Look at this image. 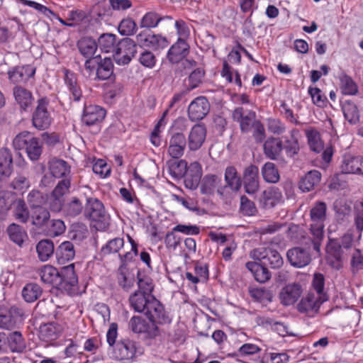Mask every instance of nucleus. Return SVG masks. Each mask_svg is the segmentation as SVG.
I'll return each mask as SVG.
<instances>
[{
  "label": "nucleus",
  "instance_id": "e2e57ef3",
  "mask_svg": "<svg viewBox=\"0 0 363 363\" xmlns=\"http://www.w3.org/2000/svg\"><path fill=\"white\" fill-rule=\"evenodd\" d=\"M240 211L244 216H252L257 213V209L253 201L247 196H242L240 198Z\"/></svg>",
  "mask_w": 363,
  "mask_h": 363
},
{
  "label": "nucleus",
  "instance_id": "49530a36",
  "mask_svg": "<svg viewBox=\"0 0 363 363\" xmlns=\"http://www.w3.org/2000/svg\"><path fill=\"white\" fill-rule=\"evenodd\" d=\"M225 180L228 186L234 191H238L241 187V179L234 167L230 166L226 168Z\"/></svg>",
  "mask_w": 363,
  "mask_h": 363
},
{
  "label": "nucleus",
  "instance_id": "412c9836",
  "mask_svg": "<svg viewBox=\"0 0 363 363\" xmlns=\"http://www.w3.org/2000/svg\"><path fill=\"white\" fill-rule=\"evenodd\" d=\"M301 294L302 289L299 284H288L280 292L281 303L284 306L292 305L297 301Z\"/></svg>",
  "mask_w": 363,
  "mask_h": 363
},
{
  "label": "nucleus",
  "instance_id": "473e14b6",
  "mask_svg": "<svg viewBox=\"0 0 363 363\" xmlns=\"http://www.w3.org/2000/svg\"><path fill=\"white\" fill-rule=\"evenodd\" d=\"M50 218V212L43 206L31 209V223L38 228L44 227L49 221Z\"/></svg>",
  "mask_w": 363,
  "mask_h": 363
},
{
  "label": "nucleus",
  "instance_id": "423d86ee",
  "mask_svg": "<svg viewBox=\"0 0 363 363\" xmlns=\"http://www.w3.org/2000/svg\"><path fill=\"white\" fill-rule=\"evenodd\" d=\"M84 214L92 221L100 223L104 228L108 224V216L104 206L97 199L89 198L86 199Z\"/></svg>",
  "mask_w": 363,
  "mask_h": 363
},
{
  "label": "nucleus",
  "instance_id": "4be33fe9",
  "mask_svg": "<svg viewBox=\"0 0 363 363\" xmlns=\"http://www.w3.org/2000/svg\"><path fill=\"white\" fill-rule=\"evenodd\" d=\"M106 116V111L96 105L86 106L84 109L82 121L87 125L101 121Z\"/></svg>",
  "mask_w": 363,
  "mask_h": 363
},
{
  "label": "nucleus",
  "instance_id": "4c0bfd02",
  "mask_svg": "<svg viewBox=\"0 0 363 363\" xmlns=\"http://www.w3.org/2000/svg\"><path fill=\"white\" fill-rule=\"evenodd\" d=\"M13 95L21 108L26 110L32 104L33 96L30 91L21 86L13 89Z\"/></svg>",
  "mask_w": 363,
  "mask_h": 363
},
{
  "label": "nucleus",
  "instance_id": "f03ea898",
  "mask_svg": "<svg viewBox=\"0 0 363 363\" xmlns=\"http://www.w3.org/2000/svg\"><path fill=\"white\" fill-rule=\"evenodd\" d=\"M327 206L323 201H317L310 211L311 223L310 232L313 235L312 243L313 249L319 252L320 245L324 238L325 220L326 219Z\"/></svg>",
  "mask_w": 363,
  "mask_h": 363
},
{
  "label": "nucleus",
  "instance_id": "052dcab7",
  "mask_svg": "<svg viewBox=\"0 0 363 363\" xmlns=\"http://www.w3.org/2000/svg\"><path fill=\"white\" fill-rule=\"evenodd\" d=\"M308 91L315 105L319 107L326 106L328 102L327 97L319 88L310 86Z\"/></svg>",
  "mask_w": 363,
  "mask_h": 363
},
{
  "label": "nucleus",
  "instance_id": "20e7f679",
  "mask_svg": "<svg viewBox=\"0 0 363 363\" xmlns=\"http://www.w3.org/2000/svg\"><path fill=\"white\" fill-rule=\"evenodd\" d=\"M251 258L258 260L264 266L273 269L279 268L284 261L278 251L269 247H259L250 252Z\"/></svg>",
  "mask_w": 363,
  "mask_h": 363
},
{
  "label": "nucleus",
  "instance_id": "c85d7f7f",
  "mask_svg": "<svg viewBox=\"0 0 363 363\" xmlns=\"http://www.w3.org/2000/svg\"><path fill=\"white\" fill-rule=\"evenodd\" d=\"M221 184V178L215 174H206L201 179L200 189L203 194L211 195L218 190Z\"/></svg>",
  "mask_w": 363,
  "mask_h": 363
},
{
  "label": "nucleus",
  "instance_id": "a878e982",
  "mask_svg": "<svg viewBox=\"0 0 363 363\" xmlns=\"http://www.w3.org/2000/svg\"><path fill=\"white\" fill-rule=\"evenodd\" d=\"M283 150V144L279 138L270 137L264 143V153L270 160H277Z\"/></svg>",
  "mask_w": 363,
  "mask_h": 363
},
{
  "label": "nucleus",
  "instance_id": "bf43d9fd",
  "mask_svg": "<svg viewBox=\"0 0 363 363\" xmlns=\"http://www.w3.org/2000/svg\"><path fill=\"white\" fill-rule=\"evenodd\" d=\"M43 152V145L38 138L31 141L28 150L26 151L28 157L32 161L38 160Z\"/></svg>",
  "mask_w": 363,
  "mask_h": 363
},
{
  "label": "nucleus",
  "instance_id": "39448f33",
  "mask_svg": "<svg viewBox=\"0 0 363 363\" xmlns=\"http://www.w3.org/2000/svg\"><path fill=\"white\" fill-rule=\"evenodd\" d=\"M136 52L135 42L133 39L126 38L117 43L113 57L118 65H125L131 61Z\"/></svg>",
  "mask_w": 363,
  "mask_h": 363
},
{
  "label": "nucleus",
  "instance_id": "a18cd8bd",
  "mask_svg": "<svg viewBox=\"0 0 363 363\" xmlns=\"http://www.w3.org/2000/svg\"><path fill=\"white\" fill-rule=\"evenodd\" d=\"M65 82L74 101H79L82 96V90L77 84L74 73L66 71Z\"/></svg>",
  "mask_w": 363,
  "mask_h": 363
},
{
  "label": "nucleus",
  "instance_id": "13d9d810",
  "mask_svg": "<svg viewBox=\"0 0 363 363\" xmlns=\"http://www.w3.org/2000/svg\"><path fill=\"white\" fill-rule=\"evenodd\" d=\"M27 201L30 209L43 207L47 201V198L39 191H31L28 196Z\"/></svg>",
  "mask_w": 363,
  "mask_h": 363
},
{
  "label": "nucleus",
  "instance_id": "6e6d98bb",
  "mask_svg": "<svg viewBox=\"0 0 363 363\" xmlns=\"http://www.w3.org/2000/svg\"><path fill=\"white\" fill-rule=\"evenodd\" d=\"M83 208L82 202L78 198L73 197L65 204V212L68 216L75 217L82 213Z\"/></svg>",
  "mask_w": 363,
  "mask_h": 363
},
{
  "label": "nucleus",
  "instance_id": "37998d69",
  "mask_svg": "<svg viewBox=\"0 0 363 363\" xmlns=\"http://www.w3.org/2000/svg\"><path fill=\"white\" fill-rule=\"evenodd\" d=\"M35 138L30 132L22 131L13 138V147L16 150H25L26 151Z\"/></svg>",
  "mask_w": 363,
  "mask_h": 363
},
{
  "label": "nucleus",
  "instance_id": "cd10ccee",
  "mask_svg": "<svg viewBox=\"0 0 363 363\" xmlns=\"http://www.w3.org/2000/svg\"><path fill=\"white\" fill-rule=\"evenodd\" d=\"M39 276L41 281L45 284H51L56 287H58L59 284H60L61 279L59 272L51 265H45L40 269Z\"/></svg>",
  "mask_w": 363,
  "mask_h": 363
},
{
  "label": "nucleus",
  "instance_id": "c756f323",
  "mask_svg": "<svg viewBox=\"0 0 363 363\" xmlns=\"http://www.w3.org/2000/svg\"><path fill=\"white\" fill-rule=\"evenodd\" d=\"M62 327L55 323H48L40 326V337L45 342L57 339L62 332Z\"/></svg>",
  "mask_w": 363,
  "mask_h": 363
},
{
  "label": "nucleus",
  "instance_id": "680f3d73",
  "mask_svg": "<svg viewBox=\"0 0 363 363\" xmlns=\"http://www.w3.org/2000/svg\"><path fill=\"white\" fill-rule=\"evenodd\" d=\"M137 29L135 22L130 18L123 19L118 25V32L123 35H133Z\"/></svg>",
  "mask_w": 363,
  "mask_h": 363
},
{
  "label": "nucleus",
  "instance_id": "6e6552de",
  "mask_svg": "<svg viewBox=\"0 0 363 363\" xmlns=\"http://www.w3.org/2000/svg\"><path fill=\"white\" fill-rule=\"evenodd\" d=\"M150 323L140 316H133L129 321V328L135 333H145L149 337H155L160 334V324L150 320Z\"/></svg>",
  "mask_w": 363,
  "mask_h": 363
},
{
  "label": "nucleus",
  "instance_id": "6ab92c4d",
  "mask_svg": "<svg viewBox=\"0 0 363 363\" xmlns=\"http://www.w3.org/2000/svg\"><path fill=\"white\" fill-rule=\"evenodd\" d=\"M48 169L55 178L69 179L71 167L64 160L53 157L48 161Z\"/></svg>",
  "mask_w": 363,
  "mask_h": 363
},
{
  "label": "nucleus",
  "instance_id": "72a5a7b5",
  "mask_svg": "<svg viewBox=\"0 0 363 363\" xmlns=\"http://www.w3.org/2000/svg\"><path fill=\"white\" fill-rule=\"evenodd\" d=\"M164 19H172L171 16H162L155 11L147 12L140 21V27L142 28L151 29L156 28L159 23Z\"/></svg>",
  "mask_w": 363,
  "mask_h": 363
},
{
  "label": "nucleus",
  "instance_id": "c03bdc74",
  "mask_svg": "<svg viewBox=\"0 0 363 363\" xmlns=\"http://www.w3.org/2000/svg\"><path fill=\"white\" fill-rule=\"evenodd\" d=\"M357 156L345 154L340 164L341 172L344 174H358Z\"/></svg>",
  "mask_w": 363,
  "mask_h": 363
},
{
  "label": "nucleus",
  "instance_id": "c9c22d12",
  "mask_svg": "<svg viewBox=\"0 0 363 363\" xmlns=\"http://www.w3.org/2000/svg\"><path fill=\"white\" fill-rule=\"evenodd\" d=\"M306 135L311 150L315 152H320L323 150V142L321 140L320 133L316 129L313 128L307 129Z\"/></svg>",
  "mask_w": 363,
  "mask_h": 363
},
{
  "label": "nucleus",
  "instance_id": "58836bf2",
  "mask_svg": "<svg viewBox=\"0 0 363 363\" xmlns=\"http://www.w3.org/2000/svg\"><path fill=\"white\" fill-rule=\"evenodd\" d=\"M77 47L79 52L84 57H91L97 50V43L91 38H83L78 41Z\"/></svg>",
  "mask_w": 363,
  "mask_h": 363
},
{
  "label": "nucleus",
  "instance_id": "69168bd1",
  "mask_svg": "<svg viewBox=\"0 0 363 363\" xmlns=\"http://www.w3.org/2000/svg\"><path fill=\"white\" fill-rule=\"evenodd\" d=\"M138 290L137 291H141L145 294H152L154 288L152 279L145 276L140 277V273L138 274Z\"/></svg>",
  "mask_w": 363,
  "mask_h": 363
},
{
  "label": "nucleus",
  "instance_id": "774afa93",
  "mask_svg": "<svg viewBox=\"0 0 363 363\" xmlns=\"http://www.w3.org/2000/svg\"><path fill=\"white\" fill-rule=\"evenodd\" d=\"M252 128V137L255 142L257 143H262L266 138L265 129L263 124L259 121L257 120V121H254Z\"/></svg>",
  "mask_w": 363,
  "mask_h": 363
},
{
  "label": "nucleus",
  "instance_id": "09e8293b",
  "mask_svg": "<svg viewBox=\"0 0 363 363\" xmlns=\"http://www.w3.org/2000/svg\"><path fill=\"white\" fill-rule=\"evenodd\" d=\"M12 170V157L7 149L0 150V174L9 176Z\"/></svg>",
  "mask_w": 363,
  "mask_h": 363
},
{
  "label": "nucleus",
  "instance_id": "7ed1b4c3",
  "mask_svg": "<svg viewBox=\"0 0 363 363\" xmlns=\"http://www.w3.org/2000/svg\"><path fill=\"white\" fill-rule=\"evenodd\" d=\"M49 104L50 101L46 97L41 98L37 101V106L32 116V124L39 130L48 129L53 121Z\"/></svg>",
  "mask_w": 363,
  "mask_h": 363
},
{
  "label": "nucleus",
  "instance_id": "8fccbe9b",
  "mask_svg": "<svg viewBox=\"0 0 363 363\" xmlns=\"http://www.w3.org/2000/svg\"><path fill=\"white\" fill-rule=\"evenodd\" d=\"M42 289L37 284H28L22 291V296L26 302L35 301L41 295Z\"/></svg>",
  "mask_w": 363,
  "mask_h": 363
},
{
  "label": "nucleus",
  "instance_id": "7c9ffc66",
  "mask_svg": "<svg viewBox=\"0 0 363 363\" xmlns=\"http://www.w3.org/2000/svg\"><path fill=\"white\" fill-rule=\"evenodd\" d=\"M266 267L255 262L246 263L247 269L251 272L256 281L260 283L266 282L271 277V274Z\"/></svg>",
  "mask_w": 363,
  "mask_h": 363
},
{
  "label": "nucleus",
  "instance_id": "ea45409f",
  "mask_svg": "<svg viewBox=\"0 0 363 363\" xmlns=\"http://www.w3.org/2000/svg\"><path fill=\"white\" fill-rule=\"evenodd\" d=\"M113 73V65L109 57H104L98 62L96 76L99 79L106 80Z\"/></svg>",
  "mask_w": 363,
  "mask_h": 363
},
{
  "label": "nucleus",
  "instance_id": "e433bc0d",
  "mask_svg": "<svg viewBox=\"0 0 363 363\" xmlns=\"http://www.w3.org/2000/svg\"><path fill=\"white\" fill-rule=\"evenodd\" d=\"M116 36L111 33L102 34L98 39L97 46L102 52L113 54L116 46Z\"/></svg>",
  "mask_w": 363,
  "mask_h": 363
},
{
  "label": "nucleus",
  "instance_id": "864d4df0",
  "mask_svg": "<svg viewBox=\"0 0 363 363\" xmlns=\"http://www.w3.org/2000/svg\"><path fill=\"white\" fill-rule=\"evenodd\" d=\"M8 233L10 239L19 246H21L25 239L27 238L26 231L20 225L15 223L9 225Z\"/></svg>",
  "mask_w": 363,
  "mask_h": 363
},
{
  "label": "nucleus",
  "instance_id": "de8ad7c7",
  "mask_svg": "<svg viewBox=\"0 0 363 363\" xmlns=\"http://www.w3.org/2000/svg\"><path fill=\"white\" fill-rule=\"evenodd\" d=\"M8 344L13 352H22L26 348V342L20 332L11 333L8 337Z\"/></svg>",
  "mask_w": 363,
  "mask_h": 363
},
{
  "label": "nucleus",
  "instance_id": "a211bd4d",
  "mask_svg": "<svg viewBox=\"0 0 363 363\" xmlns=\"http://www.w3.org/2000/svg\"><path fill=\"white\" fill-rule=\"evenodd\" d=\"M59 274L61 280L58 288L68 291L72 287L77 285L78 277L74 270V264H70L62 267L59 272Z\"/></svg>",
  "mask_w": 363,
  "mask_h": 363
},
{
  "label": "nucleus",
  "instance_id": "aec40b11",
  "mask_svg": "<svg viewBox=\"0 0 363 363\" xmlns=\"http://www.w3.org/2000/svg\"><path fill=\"white\" fill-rule=\"evenodd\" d=\"M136 352L135 342L129 340H124L118 342L114 349V356L120 360L132 359Z\"/></svg>",
  "mask_w": 363,
  "mask_h": 363
},
{
  "label": "nucleus",
  "instance_id": "3c124183",
  "mask_svg": "<svg viewBox=\"0 0 363 363\" xmlns=\"http://www.w3.org/2000/svg\"><path fill=\"white\" fill-rule=\"evenodd\" d=\"M340 89L345 95H355L358 92V87L354 81L347 74L340 77Z\"/></svg>",
  "mask_w": 363,
  "mask_h": 363
},
{
  "label": "nucleus",
  "instance_id": "5fc2aeb1",
  "mask_svg": "<svg viewBox=\"0 0 363 363\" xmlns=\"http://www.w3.org/2000/svg\"><path fill=\"white\" fill-rule=\"evenodd\" d=\"M204 73V70L202 68H197L190 74L188 79L184 82L188 91L192 90L199 86V85L202 82Z\"/></svg>",
  "mask_w": 363,
  "mask_h": 363
},
{
  "label": "nucleus",
  "instance_id": "f704fd0d",
  "mask_svg": "<svg viewBox=\"0 0 363 363\" xmlns=\"http://www.w3.org/2000/svg\"><path fill=\"white\" fill-rule=\"evenodd\" d=\"M342 110L344 116L351 124H355L359 120V113L357 105L350 100L342 101Z\"/></svg>",
  "mask_w": 363,
  "mask_h": 363
},
{
  "label": "nucleus",
  "instance_id": "b1692460",
  "mask_svg": "<svg viewBox=\"0 0 363 363\" xmlns=\"http://www.w3.org/2000/svg\"><path fill=\"white\" fill-rule=\"evenodd\" d=\"M286 255L291 264L298 268L306 266L311 261L308 252L300 247L289 250Z\"/></svg>",
  "mask_w": 363,
  "mask_h": 363
},
{
  "label": "nucleus",
  "instance_id": "5701e85b",
  "mask_svg": "<svg viewBox=\"0 0 363 363\" xmlns=\"http://www.w3.org/2000/svg\"><path fill=\"white\" fill-rule=\"evenodd\" d=\"M35 72V69L30 65L16 66L8 71V77L11 82L21 83L32 77Z\"/></svg>",
  "mask_w": 363,
  "mask_h": 363
},
{
  "label": "nucleus",
  "instance_id": "4d7b16f0",
  "mask_svg": "<svg viewBox=\"0 0 363 363\" xmlns=\"http://www.w3.org/2000/svg\"><path fill=\"white\" fill-rule=\"evenodd\" d=\"M124 246V240L121 238H115L110 240L101 247V252L104 255L117 253Z\"/></svg>",
  "mask_w": 363,
  "mask_h": 363
},
{
  "label": "nucleus",
  "instance_id": "603ef678",
  "mask_svg": "<svg viewBox=\"0 0 363 363\" xmlns=\"http://www.w3.org/2000/svg\"><path fill=\"white\" fill-rule=\"evenodd\" d=\"M264 179L268 183H277L279 180V174L274 163L266 162L262 168Z\"/></svg>",
  "mask_w": 363,
  "mask_h": 363
},
{
  "label": "nucleus",
  "instance_id": "79ce46f5",
  "mask_svg": "<svg viewBox=\"0 0 363 363\" xmlns=\"http://www.w3.org/2000/svg\"><path fill=\"white\" fill-rule=\"evenodd\" d=\"M54 244L49 240H40L36 245V251L42 262L48 260L54 254Z\"/></svg>",
  "mask_w": 363,
  "mask_h": 363
},
{
  "label": "nucleus",
  "instance_id": "f3484780",
  "mask_svg": "<svg viewBox=\"0 0 363 363\" xmlns=\"http://www.w3.org/2000/svg\"><path fill=\"white\" fill-rule=\"evenodd\" d=\"M281 198V193L277 188L270 187L262 191L258 198V202L262 208L269 209L279 203Z\"/></svg>",
  "mask_w": 363,
  "mask_h": 363
},
{
  "label": "nucleus",
  "instance_id": "9d476101",
  "mask_svg": "<svg viewBox=\"0 0 363 363\" xmlns=\"http://www.w3.org/2000/svg\"><path fill=\"white\" fill-rule=\"evenodd\" d=\"M209 109L210 104L206 97H196L188 107L189 118L192 121L201 120L207 115Z\"/></svg>",
  "mask_w": 363,
  "mask_h": 363
},
{
  "label": "nucleus",
  "instance_id": "0e129e2a",
  "mask_svg": "<svg viewBox=\"0 0 363 363\" xmlns=\"http://www.w3.org/2000/svg\"><path fill=\"white\" fill-rule=\"evenodd\" d=\"M92 169L93 172L101 178H106L111 173V167L106 161L102 159H99L94 162Z\"/></svg>",
  "mask_w": 363,
  "mask_h": 363
},
{
  "label": "nucleus",
  "instance_id": "bb28decb",
  "mask_svg": "<svg viewBox=\"0 0 363 363\" xmlns=\"http://www.w3.org/2000/svg\"><path fill=\"white\" fill-rule=\"evenodd\" d=\"M55 255L59 264H65L72 260L75 256L74 245L70 241L62 242L57 248Z\"/></svg>",
  "mask_w": 363,
  "mask_h": 363
},
{
  "label": "nucleus",
  "instance_id": "393cba45",
  "mask_svg": "<svg viewBox=\"0 0 363 363\" xmlns=\"http://www.w3.org/2000/svg\"><path fill=\"white\" fill-rule=\"evenodd\" d=\"M189 52V45L186 40L178 38V40L169 50L167 57L172 63H177L184 59Z\"/></svg>",
  "mask_w": 363,
  "mask_h": 363
},
{
  "label": "nucleus",
  "instance_id": "9b49d317",
  "mask_svg": "<svg viewBox=\"0 0 363 363\" xmlns=\"http://www.w3.org/2000/svg\"><path fill=\"white\" fill-rule=\"evenodd\" d=\"M233 121L240 124L242 133H248L252 129V125L256 120V113L252 111L245 110L242 107H237L233 111Z\"/></svg>",
  "mask_w": 363,
  "mask_h": 363
},
{
  "label": "nucleus",
  "instance_id": "2eb2a0df",
  "mask_svg": "<svg viewBox=\"0 0 363 363\" xmlns=\"http://www.w3.org/2000/svg\"><path fill=\"white\" fill-rule=\"evenodd\" d=\"M352 243V238L350 236H345L342 238L341 245H337L336 243L332 244L328 247L327 259L330 264L335 268L339 269L341 267V252L340 247H343L347 248Z\"/></svg>",
  "mask_w": 363,
  "mask_h": 363
},
{
  "label": "nucleus",
  "instance_id": "2f4dec72",
  "mask_svg": "<svg viewBox=\"0 0 363 363\" xmlns=\"http://www.w3.org/2000/svg\"><path fill=\"white\" fill-rule=\"evenodd\" d=\"M321 174L318 170L308 172L299 182V189L303 192L313 189L320 181Z\"/></svg>",
  "mask_w": 363,
  "mask_h": 363
},
{
  "label": "nucleus",
  "instance_id": "dca6fc26",
  "mask_svg": "<svg viewBox=\"0 0 363 363\" xmlns=\"http://www.w3.org/2000/svg\"><path fill=\"white\" fill-rule=\"evenodd\" d=\"M206 137V129L203 125H194L188 135V147L191 151H196L201 147Z\"/></svg>",
  "mask_w": 363,
  "mask_h": 363
},
{
  "label": "nucleus",
  "instance_id": "338daca9",
  "mask_svg": "<svg viewBox=\"0 0 363 363\" xmlns=\"http://www.w3.org/2000/svg\"><path fill=\"white\" fill-rule=\"evenodd\" d=\"M351 267L353 272L363 269V252L359 249H354L352 252Z\"/></svg>",
  "mask_w": 363,
  "mask_h": 363
},
{
  "label": "nucleus",
  "instance_id": "ddd939ff",
  "mask_svg": "<svg viewBox=\"0 0 363 363\" xmlns=\"http://www.w3.org/2000/svg\"><path fill=\"white\" fill-rule=\"evenodd\" d=\"M21 321L19 310L15 307L0 309V328L6 330L14 328Z\"/></svg>",
  "mask_w": 363,
  "mask_h": 363
},
{
  "label": "nucleus",
  "instance_id": "f8f14e48",
  "mask_svg": "<svg viewBox=\"0 0 363 363\" xmlns=\"http://www.w3.org/2000/svg\"><path fill=\"white\" fill-rule=\"evenodd\" d=\"M244 189L247 194H255L259 187V169L257 166L251 164L247 167L243 172Z\"/></svg>",
  "mask_w": 363,
  "mask_h": 363
},
{
  "label": "nucleus",
  "instance_id": "0eeeda50",
  "mask_svg": "<svg viewBox=\"0 0 363 363\" xmlns=\"http://www.w3.org/2000/svg\"><path fill=\"white\" fill-rule=\"evenodd\" d=\"M136 41L139 46L157 50L163 49L168 45L166 38L159 34H154L150 30H143L136 35Z\"/></svg>",
  "mask_w": 363,
  "mask_h": 363
},
{
  "label": "nucleus",
  "instance_id": "a19ab883",
  "mask_svg": "<svg viewBox=\"0 0 363 363\" xmlns=\"http://www.w3.org/2000/svg\"><path fill=\"white\" fill-rule=\"evenodd\" d=\"M13 216L21 223H26L30 218V214L25 201L17 199L13 202Z\"/></svg>",
  "mask_w": 363,
  "mask_h": 363
},
{
  "label": "nucleus",
  "instance_id": "1a4fd4ad",
  "mask_svg": "<svg viewBox=\"0 0 363 363\" xmlns=\"http://www.w3.org/2000/svg\"><path fill=\"white\" fill-rule=\"evenodd\" d=\"M325 301V296L309 293L301 298L297 308L300 313L313 316L318 313L320 306Z\"/></svg>",
  "mask_w": 363,
  "mask_h": 363
},
{
  "label": "nucleus",
  "instance_id": "4468645a",
  "mask_svg": "<svg viewBox=\"0 0 363 363\" xmlns=\"http://www.w3.org/2000/svg\"><path fill=\"white\" fill-rule=\"evenodd\" d=\"M186 146L185 135L181 133H175L169 138L167 152L171 157L179 159L183 156Z\"/></svg>",
  "mask_w": 363,
  "mask_h": 363
},
{
  "label": "nucleus",
  "instance_id": "f257e3e1",
  "mask_svg": "<svg viewBox=\"0 0 363 363\" xmlns=\"http://www.w3.org/2000/svg\"><path fill=\"white\" fill-rule=\"evenodd\" d=\"M131 308L138 313H145L150 320L160 325H169L172 319L167 314L164 306L152 294L135 291L130 298Z\"/></svg>",
  "mask_w": 363,
  "mask_h": 363
}]
</instances>
